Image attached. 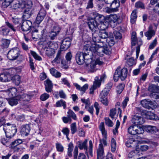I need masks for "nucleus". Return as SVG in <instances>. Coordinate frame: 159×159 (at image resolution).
<instances>
[{"label":"nucleus","mask_w":159,"mask_h":159,"mask_svg":"<svg viewBox=\"0 0 159 159\" xmlns=\"http://www.w3.org/2000/svg\"><path fill=\"white\" fill-rule=\"evenodd\" d=\"M50 72L51 74L55 78H60L61 76V73L54 68H52L50 69Z\"/></svg>","instance_id":"473e14b6"},{"label":"nucleus","mask_w":159,"mask_h":159,"mask_svg":"<svg viewBox=\"0 0 159 159\" xmlns=\"http://www.w3.org/2000/svg\"><path fill=\"white\" fill-rule=\"evenodd\" d=\"M118 114H117L116 112V109L115 108H113L110 110V116L112 119H114L115 118L116 116H117L119 114V116L120 118L122 116L121 112L122 111L120 108H118Z\"/></svg>","instance_id":"a878e982"},{"label":"nucleus","mask_w":159,"mask_h":159,"mask_svg":"<svg viewBox=\"0 0 159 159\" xmlns=\"http://www.w3.org/2000/svg\"><path fill=\"white\" fill-rule=\"evenodd\" d=\"M141 104L143 107L148 109H153L154 107L153 102L147 99L141 101Z\"/></svg>","instance_id":"6ab92c4d"},{"label":"nucleus","mask_w":159,"mask_h":159,"mask_svg":"<svg viewBox=\"0 0 159 159\" xmlns=\"http://www.w3.org/2000/svg\"><path fill=\"white\" fill-rule=\"evenodd\" d=\"M20 52L17 48H14L11 49L8 52L7 57L10 60H16L20 56Z\"/></svg>","instance_id":"423d86ee"},{"label":"nucleus","mask_w":159,"mask_h":159,"mask_svg":"<svg viewBox=\"0 0 159 159\" xmlns=\"http://www.w3.org/2000/svg\"><path fill=\"white\" fill-rule=\"evenodd\" d=\"M30 128L28 125H24L21 127L20 132L22 136H27L30 131Z\"/></svg>","instance_id":"412c9836"},{"label":"nucleus","mask_w":159,"mask_h":159,"mask_svg":"<svg viewBox=\"0 0 159 159\" xmlns=\"http://www.w3.org/2000/svg\"><path fill=\"white\" fill-rule=\"evenodd\" d=\"M136 33L135 32L132 33L131 41V45L132 46H134L135 45L136 42Z\"/></svg>","instance_id":"3c124183"},{"label":"nucleus","mask_w":159,"mask_h":159,"mask_svg":"<svg viewBox=\"0 0 159 159\" xmlns=\"http://www.w3.org/2000/svg\"><path fill=\"white\" fill-rule=\"evenodd\" d=\"M94 42L93 40L92 41H88L84 42L83 50L84 51H89L90 52V54L94 55L96 53V49L95 48V45L94 44Z\"/></svg>","instance_id":"0eeeda50"},{"label":"nucleus","mask_w":159,"mask_h":159,"mask_svg":"<svg viewBox=\"0 0 159 159\" xmlns=\"http://www.w3.org/2000/svg\"><path fill=\"white\" fill-rule=\"evenodd\" d=\"M59 32L57 31H54V30L52 31L48 35H49V37L50 38V39L52 40H53L55 38L57 34H58Z\"/></svg>","instance_id":"4d7b16f0"},{"label":"nucleus","mask_w":159,"mask_h":159,"mask_svg":"<svg viewBox=\"0 0 159 159\" xmlns=\"http://www.w3.org/2000/svg\"><path fill=\"white\" fill-rule=\"evenodd\" d=\"M111 151L112 152H114L116 148V142L114 138H112L111 141Z\"/></svg>","instance_id":"864d4df0"},{"label":"nucleus","mask_w":159,"mask_h":159,"mask_svg":"<svg viewBox=\"0 0 159 159\" xmlns=\"http://www.w3.org/2000/svg\"><path fill=\"white\" fill-rule=\"evenodd\" d=\"M108 92L105 91H102L100 94V98L101 102L104 105L107 106L108 105V102L106 98L108 95Z\"/></svg>","instance_id":"5701e85b"},{"label":"nucleus","mask_w":159,"mask_h":159,"mask_svg":"<svg viewBox=\"0 0 159 159\" xmlns=\"http://www.w3.org/2000/svg\"><path fill=\"white\" fill-rule=\"evenodd\" d=\"M110 1L111 2V3L107 4H110L111 8L108 9L107 10V12L110 13L118 11V8L120 6L119 2L115 1V0H109L108 2Z\"/></svg>","instance_id":"f8f14e48"},{"label":"nucleus","mask_w":159,"mask_h":159,"mask_svg":"<svg viewBox=\"0 0 159 159\" xmlns=\"http://www.w3.org/2000/svg\"><path fill=\"white\" fill-rule=\"evenodd\" d=\"M106 77V76L104 74L102 75L101 76L100 80L98 79V77H96L95 78V81L93 82V85H94L95 84V87L96 88L99 87L101 84V81Z\"/></svg>","instance_id":"c756f323"},{"label":"nucleus","mask_w":159,"mask_h":159,"mask_svg":"<svg viewBox=\"0 0 159 159\" xmlns=\"http://www.w3.org/2000/svg\"><path fill=\"white\" fill-rule=\"evenodd\" d=\"M72 57V55L71 53L70 52H69L67 53L66 56V58L67 61L66 63H65L64 61H61V63L64 65H66L68 64H69L70 63V61Z\"/></svg>","instance_id":"e433bc0d"},{"label":"nucleus","mask_w":159,"mask_h":159,"mask_svg":"<svg viewBox=\"0 0 159 159\" xmlns=\"http://www.w3.org/2000/svg\"><path fill=\"white\" fill-rule=\"evenodd\" d=\"M67 116L69 117L70 118H72L74 120H77V117L76 114L75 113L71 110H69L67 112Z\"/></svg>","instance_id":"09e8293b"},{"label":"nucleus","mask_w":159,"mask_h":159,"mask_svg":"<svg viewBox=\"0 0 159 159\" xmlns=\"http://www.w3.org/2000/svg\"><path fill=\"white\" fill-rule=\"evenodd\" d=\"M56 147L57 151L62 152L64 150V147L61 144L57 143L56 144Z\"/></svg>","instance_id":"0e129e2a"},{"label":"nucleus","mask_w":159,"mask_h":159,"mask_svg":"<svg viewBox=\"0 0 159 159\" xmlns=\"http://www.w3.org/2000/svg\"><path fill=\"white\" fill-rule=\"evenodd\" d=\"M94 107L96 110V114L98 115L100 110V106L98 103L97 102H95L94 104Z\"/></svg>","instance_id":"338daca9"},{"label":"nucleus","mask_w":159,"mask_h":159,"mask_svg":"<svg viewBox=\"0 0 159 159\" xmlns=\"http://www.w3.org/2000/svg\"><path fill=\"white\" fill-rule=\"evenodd\" d=\"M85 56H88V55H84L83 52H78L76 55V60L77 63L80 65L83 64L84 62Z\"/></svg>","instance_id":"f3484780"},{"label":"nucleus","mask_w":159,"mask_h":159,"mask_svg":"<svg viewBox=\"0 0 159 159\" xmlns=\"http://www.w3.org/2000/svg\"><path fill=\"white\" fill-rule=\"evenodd\" d=\"M149 90L152 92L151 95L153 98L157 99L159 98V87L152 85L149 87Z\"/></svg>","instance_id":"2eb2a0df"},{"label":"nucleus","mask_w":159,"mask_h":159,"mask_svg":"<svg viewBox=\"0 0 159 159\" xmlns=\"http://www.w3.org/2000/svg\"><path fill=\"white\" fill-rule=\"evenodd\" d=\"M137 12L135 10L133 11L131 15L130 22L131 23L133 24H134L137 18Z\"/></svg>","instance_id":"37998d69"},{"label":"nucleus","mask_w":159,"mask_h":159,"mask_svg":"<svg viewBox=\"0 0 159 159\" xmlns=\"http://www.w3.org/2000/svg\"><path fill=\"white\" fill-rule=\"evenodd\" d=\"M132 123L135 125H138L143 124L144 122L143 118L141 116H134L132 120Z\"/></svg>","instance_id":"aec40b11"},{"label":"nucleus","mask_w":159,"mask_h":159,"mask_svg":"<svg viewBox=\"0 0 159 159\" xmlns=\"http://www.w3.org/2000/svg\"><path fill=\"white\" fill-rule=\"evenodd\" d=\"M46 11L43 8H41L39 11L36 19V22L39 24L44 19L46 16Z\"/></svg>","instance_id":"4468645a"},{"label":"nucleus","mask_w":159,"mask_h":159,"mask_svg":"<svg viewBox=\"0 0 159 159\" xmlns=\"http://www.w3.org/2000/svg\"><path fill=\"white\" fill-rule=\"evenodd\" d=\"M32 2L30 0L26 2L23 1H18L13 5L14 8L15 9L18 8L24 9V16H26L27 15L28 17H30L32 13Z\"/></svg>","instance_id":"f257e3e1"},{"label":"nucleus","mask_w":159,"mask_h":159,"mask_svg":"<svg viewBox=\"0 0 159 159\" xmlns=\"http://www.w3.org/2000/svg\"><path fill=\"white\" fill-rule=\"evenodd\" d=\"M99 129L102 133V134L103 137V138L100 140V143L102 146H103L102 144L104 146L107 145L106 139L107 138V132L105 128L104 124L103 122H101L99 126Z\"/></svg>","instance_id":"9d476101"},{"label":"nucleus","mask_w":159,"mask_h":159,"mask_svg":"<svg viewBox=\"0 0 159 159\" xmlns=\"http://www.w3.org/2000/svg\"><path fill=\"white\" fill-rule=\"evenodd\" d=\"M45 48H47L45 51L46 54L48 57H50L53 55L55 53V50L57 47L58 45L55 42H50L47 44Z\"/></svg>","instance_id":"39448f33"},{"label":"nucleus","mask_w":159,"mask_h":159,"mask_svg":"<svg viewBox=\"0 0 159 159\" xmlns=\"http://www.w3.org/2000/svg\"><path fill=\"white\" fill-rule=\"evenodd\" d=\"M30 53L35 59L38 61H41L42 60L41 57L39 56L35 52L31 50Z\"/></svg>","instance_id":"052dcab7"},{"label":"nucleus","mask_w":159,"mask_h":159,"mask_svg":"<svg viewBox=\"0 0 159 159\" xmlns=\"http://www.w3.org/2000/svg\"><path fill=\"white\" fill-rule=\"evenodd\" d=\"M13 81L16 85H18L20 82V77L18 75H15L13 78Z\"/></svg>","instance_id":"5fc2aeb1"},{"label":"nucleus","mask_w":159,"mask_h":159,"mask_svg":"<svg viewBox=\"0 0 159 159\" xmlns=\"http://www.w3.org/2000/svg\"><path fill=\"white\" fill-rule=\"evenodd\" d=\"M89 62H86V69L90 72H93L97 70L96 68V62L92 59H89Z\"/></svg>","instance_id":"9b49d317"},{"label":"nucleus","mask_w":159,"mask_h":159,"mask_svg":"<svg viewBox=\"0 0 159 159\" xmlns=\"http://www.w3.org/2000/svg\"><path fill=\"white\" fill-rule=\"evenodd\" d=\"M22 141L21 139H18L14 141L11 143V147L13 148L15 146H16L22 143Z\"/></svg>","instance_id":"bf43d9fd"},{"label":"nucleus","mask_w":159,"mask_h":159,"mask_svg":"<svg viewBox=\"0 0 159 159\" xmlns=\"http://www.w3.org/2000/svg\"><path fill=\"white\" fill-rule=\"evenodd\" d=\"M87 140L85 139L83 142L79 144L78 147L80 149H84L85 150V153L88 156V150L89 154L92 157L93 156V143L91 140L89 141V145L88 148L87 145Z\"/></svg>","instance_id":"20e7f679"},{"label":"nucleus","mask_w":159,"mask_h":159,"mask_svg":"<svg viewBox=\"0 0 159 159\" xmlns=\"http://www.w3.org/2000/svg\"><path fill=\"white\" fill-rule=\"evenodd\" d=\"M10 76L9 74L7 73L1 74L0 75V81L6 82L9 81L8 78Z\"/></svg>","instance_id":"f704fd0d"},{"label":"nucleus","mask_w":159,"mask_h":159,"mask_svg":"<svg viewBox=\"0 0 159 159\" xmlns=\"http://www.w3.org/2000/svg\"><path fill=\"white\" fill-rule=\"evenodd\" d=\"M31 32L29 34H31L32 37L33 39H35L36 38L35 36V34H34V33H38V30L34 28V27L31 28Z\"/></svg>","instance_id":"e2e57ef3"},{"label":"nucleus","mask_w":159,"mask_h":159,"mask_svg":"<svg viewBox=\"0 0 159 159\" xmlns=\"http://www.w3.org/2000/svg\"><path fill=\"white\" fill-rule=\"evenodd\" d=\"M143 128L147 132L152 134L155 133L158 131V129L156 127L154 126L147 125Z\"/></svg>","instance_id":"bb28decb"},{"label":"nucleus","mask_w":159,"mask_h":159,"mask_svg":"<svg viewBox=\"0 0 159 159\" xmlns=\"http://www.w3.org/2000/svg\"><path fill=\"white\" fill-rule=\"evenodd\" d=\"M96 34L95 32L93 34V40L94 42V44L96 45L95 48L96 50V54L97 52L101 51V48H104V44L103 41L100 42L101 40H99V37L98 36L96 37Z\"/></svg>","instance_id":"6e6552de"},{"label":"nucleus","mask_w":159,"mask_h":159,"mask_svg":"<svg viewBox=\"0 0 159 159\" xmlns=\"http://www.w3.org/2000/svg\"><path fill=\"white\" fill-rule=\"evenodd\" d=\"M61 60V50H59L57 53L56 57L52 62V63L58 64L60 63Z\"/></svg>","instance_id":"c9c22d12"},{"label":"nucleus","mask_w":159,"mask_h":159,"mask_svg":"<svg viewBox=\"0 0 159 159\" xmlns=\"http://www.w3.org/2000/svg\"><path fill=\"white\" fill-rule=\"evenodd\" d=\"M127 69L126 68L121 69L120 66L118 67L114 75V81H117L120 78L121 80H124L127 77Z\"/></svg>","instance_id":"7ed1b4c3"},{"label":"nucleus","mask_w":159,"mask_h":159,"mask_svg":"<svg viewBox=\"0 0 159 159\" xmlns=\"http://www.w3.org/2000/svg\"><path fill=\"white\" fill-rule=\"evenodd\" d=\"M5 24L7 27L11 29L12 31L14 32L16 31V28L12 24L7 21L5 22Z\"/></svg>","instance_id":"69168bd1"},{"label":"nucleus","mask_w":159,"mask_h":159,"mask_svg":"<svg viewBox=\"0 0 159 159\" xmlns=\"http://www.w3.org/2000/svg\"><path fill=\"white\" fill-rule=\"evenodd\" d=\"M140 155L139 152L135 150L131 151L128 154V157L129 158H132L134 157H137Z\"/></svg>","instance_id":"49530a36"},{"label":"nucleus","mask_w":159,"mask_h":159,"mask_svg":"<svg viewBox=\"0 0 159 159\" xmlns=\"http://www.w3.org/2000/svg\"><path fill=\"white\" fill-rule=\"evenodd\" d=\"M106 41L110 47L112 46L114 44V39L112 35L111 36H110L107 37Z\"/></svg>","instance_id":"a18cd8bd"},{"label":"nucleus","mask_w":159,"mask_h":159,"mask_svg":"<svg viewBox=\"0 0 159 159\" xmlns=\"http://www.w3.org/2000/svg\"><path fill=\"white\" fill-rule=\"evenodd\" d=\"M153 28L152 25H150L148 27V31L144 33V35L148 40H150L155 34L156 32Z\"/></svg>","instance_id":"dca6fc26"},{"label":"nucleus","mask_w":159,"mask_h":159,"mask_svg":"<svg viewBox=\"0 0 159 159\" xmlns=\"http://www.w3.org/2000/svg\"><path fill=\"white\" fill-rule=\"evenodd\" d=\"M10 43V40L6 39H3L1 40V46L2 48H6L8 47Z\"/></svg>","instance_id":"58836bf2"},{"label":"nucleus","mask_w":159,"mask_h":159,"mask_svg":"<svg viewBox=\"0 0 159 159\" xmlns=\"http://www.w3.org/2000/svg\"><path fill=\"white\" fill-rule=\"evenodd\" d=\"M113 83L111 82H109L106 85V87L102 91H105L108 92V94L109 93L110 90L112 88Z\"/></svg>","instance_id":"680f3d73"},{"label":"nucleus","mask_w":159,"mask_h":159,"mask_svg":"<svg viewBox=\"0 0 159 159\" xmlns=\"http://www.w3.org/2000/svg\"><path fill=\"white\" fill-rule=\"evenodd\" d=\"M70 129L72 134H74L76 132L77 129L76 123H73L71 124L70 125Z\"/></svg>","instance_id":"6e6d98bb"},{"label":"nucleus","mask_w":159,"mask_h":159,"mask_svg":"<svg viewBox=\"0 0 159 159\" xmlns=\"http://www.w3.org/2000/svg\"><path fill=\"white\" fill-rule=\"evenodd\" d=\"M108 22H104L101 23H99L98 25V28L101 30V31L105 30V29L107 28L108 26Z\"/></svg>","instance_id":"4c0bfd02"},{"label":"nucleus","mask_w":159,"mask_h":159,"mask_svg":"<svg viewBox=\"0 0 159 159\" xmlns=\"http://www.w3.org/2000/svg\"><path fill=\"white\" fill-rule=\"evenodd\" d=\"M106 19L110 24L113 23L115 25L119 23L120 18L119 16L116 14H113L107 16Z\"/></svg>","instance_id":"ddd939ff"},{"label":"nucleus","mask_w":159,"mask_h":159,"mask_svg":"<svg viewBox=\"0 0 159 159\" xmlns=\"http://www.w3.org/2000/svg\"><path fill=\"white\" fill-rule=\"evenodd\" d=\"M56 106L57 107H59L62 106L63 108L65 109L66 107V102L63 100L58 101L56 102Z\"/></svg>","instance_id":"de8ad7c7"},{"label":"nucleus","mask_w":159,"mask_h":159,"mask_svg":"<svg viewBox=\"0 0 159 159\" xmlns=\"http://www.w3.org/2000/svg\"><path fill=\"white\" fill-rule=\"evenodd\" d=\"M97 159H103L104 154L103 147L99 144L98 148L97 150Z\"/></svg>","instance_id":"c85d7f7f"},{"label":"nucleus","mask_w":159,"mask_h":159,"mask_svg":"<svg viewBox=\"0 0 159 159\" xmlns=\"http://www.w3.org/2000/svg\"><path fill=\"white\" fill-rule=\"evenodd\" d=\"M105 123L107 126L112 127L113 125V123L112 121L108 117L105 118Z\"/></svg>","instance_id":"13d9d810"},{"label":"nucleus","mask_w":159,"mask_h":159,"mask_svg":"<svg viewBox=\"0 0 159 159\" xmlns=\"http://www.w3.org/2000/svg\"><path fill=\"white\" fill-rule=\"evenodd\" d=\"M20 96V99H22L24 101H28L30 100L31 98V96L28 94H24L21 96L20 95H18Z\"/></svg>","instance_id":"603ef678"},{"label":"nucleus","mask_w":159,"mask_h":159,"mask_svg":"<svg viewBox=\"0 0 159 159\" xmlns=\"http://www.w3.org/2000/svg\"><path fill=\"white\" fill-rule=\"evenodd\" d=\"M70 45V43L69 42L67 43L63 40L61 46V48L63 50H66L69 47Z\"/></svg>","instance_id":"c03bdc74"},{"label":"nucleus","mask_w":159,"mask_h":159,"mask_svg":"<svg viewBox=\"0 0 159 159\" xmlns=\"http://www.w3.org/2000/svg\"><path fill=\"white\" fill-rule=\"evenodd\" d=\"M89 28L92 31H95L98 28V23L96 20H92L88 22Z\"/></svg>","instance_id":"b1692460"},{"label":"nucleus","mask_w":159,"mask_h":159,"mask_svg":"<svg viewBox=\"0 0 159 159\" xmlns=\"http://www.w3.org/2000/svg\"><path fill=\"white\" fill-rule=\"evenodd\" d=\"M103 53H104L106 54H109L110 53V50L107 48H101V51L97 52V53H96L95 55L97 54L98 56H102L103 55Z\"/></svg>","instance_id":"a19ab883"},{"label":"nucleus","mask_w":159,"mask_h":159,"mask_svg":"<svg viewBox=\"0 0 159 159\" xmlns=\"http://www.w3.org/2000/svg\"><path fill=\"white\" fill-rule=\"evenodd\" d=\"M7 93L10 97H16L17 93V90L15 88H11L7 91Z\"/></svg>","instance_id":"7c9ffc66"},{"label":"nucleus","mask_w":159,"mask_h":159,"mask_svg":"<svg viewBox=\"0 0 159 159\" xmlns=\"http://www.w3.org/2000/svg\"><path fill=\"white\" fill-rule=\"evenodd\" d=\"M7 99L9 104L11 106L16 105L18 103V101L20 100V96H18L16 97L11 98Z\"/></svg>","instance_id":"cd10ccee"},{"label":"nucleus","mask_w":159,"mask_h":159,"mask_svg":"<svg viewBox=\"0 0 159 159\" xmlns=\"http://www.w3.org/2000/svg\"><path fill=\"white\" fill-rule=\"evenodd\" d=\"M10 31L9 29L7 28L5 26H2L1 28L0 33L3 35H7Z\"/></svg>","instance_id":"ea45409f"},{"label":"nucleus","mask_w":159,"mask_h":159,"mask_svg":"<svg viewBox=\"0 0 159 159\" xmlns=\"http://www.w3.org/2000/svg\"><path fill=\"white\" fill-rule=\"evenodd\" d=\"M78 150L77 146L75 148L73 151V159H87L85 155L83 153H80L78 155Z\"/></svg>","instance_id":"a211bd4d"},{"label":"nucleus","mask_w":159,"mask_h":159,"mask_svg":"<svg viewBox=\"0 0 159 159\" xmlns=\"http://www.w3.org/2000/svg\"><path fill=\"white\" fill-rule=\"evenodd\" d=\"M31 22L29 20L25 21H23L21 26V28L22 30L23 31H27L31 30Z\"/></svg>","instance_id":"4be33fe9"},{"label":"nucleus","mask_w":159,"mask_h":159,"mask_svg":"<svg viewBox=\"0 0 159 159\" xmlns=\"http://www.w3.org/2000/svg\"><path fill=\"white\" fill-rule=\"evenodd\" d=\"M3 129L7 138L8 139H11L13 137L17 132L16 126L9 123L4 125Z\"/></svg>","instance_id":"f03ea898"},{"label":"nucleus","mask_w":159,"mask_h":159,"mask_svg":"<svg viewBox=\"0 0 159 159\" xmlns=\"http://www.w3.org/2000/svg\"><path fill=\"white\" fill-rule=\"evenodd\" d=\"M129 133L132 135L141 134L144 132L143 128L141 127H138L136 125H132L130 126L128 129Z\"/></svg>","instance_id":"1a4fd4ad"},{"label":"nucleus","mask_w":159,"mask_h":159,"mask_svg":"<svg viewBox=\"0 0 159 159\" xmlns=\"http://www.w3.org/2000/svg\"><path fill=\"white\" fill-rule=\"evenodd\" d=\"M108 34L105 30L100 31L99 32V36H98L99 38L103 39H107L108 37Z\"/></svg>","instance_id":"8fccbe9b"},{"label":"nucleus","mask_w":159,"mask_h":159,"mask_svg":"<svg viewBox=\"0 0 159 159\" xmlns=\"http://www.w3.org/2000/svg\"><path fill=\"white\" fill-rule=\"evenodd\" d=\"M96 16L95 18L96 20L98 21V23H101L104 22H108L107 20L106 19V16L105 17L104 16L98 14V13L96 14Z\"/></svg>","instance_id":"2f4dec72"},{"label":"nucleus","mask_w":159,"mask_h":159,"mask_svg":"<svg viewBox=\"0 0 159 159\" xmlns=\"http://www.w3.org/2000/svg\"><path fill=\"white\" fill-rule=\"evenodd\" d=\"M68 147L67 155L69 157H71L72 156V152L73 148V145L72 143H70L68 144Z\"/></svg>","instance_id":"79ce46f5"},{"label":"nucleus","mask_w":159,"mask_h":159,"mask_svg":"<svg viewBox=\"0 0 159 159\" xmlns=\"http://www.w3.org/2000/svg\"><path fill=\"white\" fill-rule=\"evenodd\" d=\"M75 86L76 89L79 90L82 92V95L85 92L86 90L88 89L89 85L88 84H86L83 86L82 87L77 84H75Z\"/></svg>","instance_id":"72a5a7b5"},{"label":"nucleus","mask_w":159,"mask_h":159,"mask_svg":"<svg viewBox=\"0 0 159 159\" xmlns=\"http://www.w3.org/2000/svg\"><path fill=\"white\" fill-rule=\"evenodd\" d=\"M45 89L48 93H51L52 91L53 84L52 81L49 79H47L44 81Z\"/></svg>","instance_id":"393cba45"},{"label":"nucleus","mask_w":159,"mask_h":159,"mask_svg":"<svg viewBox=\"0 0 159 159\" xmlns=\"http://www.w3.org/2000/svg\"><path fill=\"white\" fill-rule=\"evenodd\" d=\"M49 95L47 93H44L41 95L40 97V99L43 101L46 100L49 97Z\"/></svg>","instance_id":"774afa93"}]
</instances>
